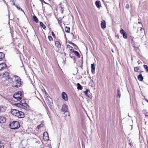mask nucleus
<instances>
[{"label":"nucleus","instance_id":"14","mask_svg":"<svg viewBox=\"0 0 148 148\" xmlns=\"http://www.w3.org/2000/svg\"><path fill=\"white\" fill-rule=\"evenodd\" d=\"M116 96H117V97H119V98L121 97V92L120 91V89H119V88L117 89V92Z\"/></svg>","mask_w":148,"mask_h":148},{"label":"nucleus","instance_id":"22","mask_svg":"<svg viewBox=\"0 0 148 148\" xmlns=\"http://www.w3.org/2000/svg\"><path fill=\"white\" fill-rule=\"evenodd\" d=\"M140 31H142L141 32V34L140 35H141V36H143L145 34V32H144V30L143 29V28L142 27H140Z\"/></svg>","mask_w":148,"mask_h":148},{"label":"nucleus","instance_id":"17","mask_svg":"<svg viewBox=\"0 0 148 148\" xmlns=\"http://www.w3.org/2000/svg\"><path fill=\"white\" fill-rule=\"evenodd\" d=\"M5 56L4 53L0 52V60H1Z\"/></svg>","mask_w":148,"mask_h":148},{"label":"nucleus","instance_id":"5","mask_svg":"<svg viewBox=\"0 0 148 148\" xmlns=\"http://www.w3.org/2000/svg\"><path fill=\"white\" fill-rule=\"evenodd\" d=\"M19 105V106L21 108H23L24 110H27L28 109L29 106L26 103H23V104H18Z\"/></svg>","mask_w":148,"mask_h":148},{"label":"nucleus","instance_id":"38","mask_svg":"<svg viewBox=\"0 0 148 148\" xmlns=\"http://www.w3.org/2000/svg\"><path fill=\"white\" fill-rule=\"evenodd\" d=\"M3 108V107H0V112H3V111L2 110V109Z\"/></svg>","mask_w":148,"mask_h":148},{"label":"nucleus","instance_id":"27","mask_svg":"<svg viewBox=\"0 0 148 148\" xmlns=\"http://www.w3.org/2000/svg\"><path fill=\"white\" fill-rule=\"evenodd\" d=\"M144 66L145 69L146 70V71L148 72V66L146 65H144Z\"/></svg>","mask_w":148,"mask_h":148},{"label":"nucleus","instance_id":"24","mask_svg":"<svg viewBox=\"0 0 148 148\" xmlns=\"http://www.w3.org/2000/svg\"><path fill=\"white\" fill-rule=\"evenodd\" d=\"M70 28L69 27H65V30L66 32H69L70 31Z\"/></svg>","mask_w":148,"mask_h":148},{"label":"nucleus","instance_id":"19","mask_svg":"<svg viewBox=\"0 0 148 148\" xmlns=\"http://www.w3.org/2000/svg\"><path fill=\"white\" fill-rule=\"evenodd\" d=\"M77 88L78 89H79V90H81L82 89V86L79 83H78L77 84Z\"/></svg>","mask_w":148,"mask_h":148},{"label":"nucleus","instance_id":"30","mask_svg":"<svg viewBox=\"0 0 148 148\" xmlns=\"http://www.w3.org/2000/svg\"><path fill=\"white\" fill-rule=\"evenodd\" d=\"M0 148H4L3 143L1 142H0Z\"/></svg>","mask_w":148,"mask_h":148},{"label":"nucleus","instance_id":"15","mask_svg":"<svg viewBox=\"0 0 148 148\" xmlns=\"http://www.w3.org/2000/svg\"><path fill=\"white\" fill-rule=\"evenodd\" d=\"M95 4L97 7L98 8H99L101 6L99 1H97L95 2Z\"/></svg>","mask_w":148,"mask_h":148},{"label":"nucleus","instance_id":"4","mask_svg":"<svg viewBox=\"0 0 148 148\" xmlns=\"http://www.w3.org/2000/svg\"><path fill=\"white\" fill-rule=\"evenodd\" d=\"M22 94L20 91L16 92L13 96V97L18 101H20L21 99Z\"/></svg>","mask_w":148,"mask_h":148},{"label":"nucleus","instance_id":"29","mask_svg":"<svg viewBox=\"0 0 148 148\" xmlns=\"http://www.w3.org/2000/svg\"><path fill=\"white\" fill-rule=\"evenodd\" d=\"M123 35V37L124 38H127V35L126 33L125 32L124 33Z\"/></svg>","mask_w":148,"mask_h":148},{"label":"nucleus","instance_id":"20","mask_svg":"<svg viewBox=\"0 0 148 148\" xmlns=\"http://www.w3.org/2000/svg\"><path fill=\"white\" fill-rule=\"evenodd\" d=\"M67 48L69 49V50L71 51V52H73V51L74 50L72 47L69 45H67Z\"/></svg>","mask_w":148,"mask_h":148},{"label":"nucleus","instance_id":"32","mask_svg":"<svg viewBox=\"0 0 148 148\" xmlns=\"http://www.w3.org/2000/svg\"><path fill=\"white\" fill-rule=\"evenodd\" d=\"M88 89H86V91L84 92V94L86 96H88Z\"/></svg>","mask_w":148,"mask_h":148},{"label":"nucleus","instance_id":"43","mask_svg":"<svg viewBox=\"0 0 148 148\" xmlns=\"http://www.w3.org/2000/svg\"><path fill=\"white\" fill-rule=\"evenodd\" d=\"M145 116H146L148 117V114H145Z\"/></svg>","mask_w":148,"mask_h":148},{"label":"nucleus","instance_id":"42","mask_svg":"<svg viewBox=\"0 0 148 148\" xmlns=\"http://www.w3.org/2000/svg\"><path fill=\"white\" fill-rule=\"evenodd\" d=\"M116 36L117 37V38L118 39H119V36L118 35H116Z\"/></svg>","mask_w":148,"mask_h":148},{"label":"nucleus","instance_id":"36","mask_svg":"<svg viewBox=\"0 0 148 148\" xmlns=\"http://www.w3.org/2000/svg\"><path fill=\"white\" fill-rule=\"evenodd\" d=\"M125 8L128 9L129 8V5L128 4H126Z\"/></svg>","mask_w":148,"mask_h":148},{"label":"nucleus","instance_id":"25","mask_svg":"<svg viewBox=\"0 0 148 148\" xmlns=\"http://www.w3.org/2000/svg\"><path fill=\"white\" fill-rule=\"evenodd\" d=\"M143 79V77L142 75L141 74H139V80L142 81Z\"/></svg>","mask_w":148,"mask_h":148},{"label":"nucleus","instance_id":"31","mask_svg":"<svg viewBox=\"0 0 148 148\" xmlns=\"http://www.w3.org/2000/svg\"><path fill=\"white\" fill-rule=\"evenodd\" d=\"M48 38L50 41H51L53 40V39L51 36H48Z\"/></svg>","mask_w":148,"mask_h":148},{"label":"nucleus","instance_id":"7","mask_svg":"<svg viewBox=\"0 0 148 148\" xmlns=\"http://www.w3.org/2000/svg\"><path fill=\"white\" fill-rule=\"evenodd\" d=\"M2 76L3 77L5 78V80L7 81L8 80V79L9 77V73L8 72H5L3 73Z\"/></svg>","mask_w":148,"mask_h":148},{"label":"nucleus","instance_id":"18","mask_svg":"<svg viewBox=\"0 0 148 148\" xmlns=\"http://www.w3.org/2000/svg\"><path fill=\"white\" fill-rule=\"evenodd\" d=\"M73 52L74 53V54L77 56L78 57H80V55L79 53L76 51H75L74 50L73 51Z\"/></svg>","mask_w":148,"mask_h":148},{"label":"nucleus","instance_id":"13","mask_svg":"<svg viewBox=\"0 0 148 148\" xmlns=\"http://www.w3.org/2000/svg\"><path fill=\"white\" fill-rule=\"evenodd\" d=\"M55 45L58 48H60L61 47L60 43L58 41H56L55 42Z\"/></svg>","mask_w":148,"mask_h":148},{"label":"nucleus","instance_id":"48","mask_svg":"<svg viewBox=\"0 0 148 148\" xmlns=\"http://www.w3.org/2000/svg\"><path fill=\"white\" fill-rule=\"evenodd\" d=\"M139 24H140V22H139Z\"/></svg>","mask_w":148,"mask_h":148},{"label":"nucleus","instance_id":"50","mask_svg":"<svg viewBox=\"0 0 148 148\" xmlns=\"http://www.w3.org/2000/svg\"><path fill=\"white\" fill-rule=\"evenodd\" d=\"M33 6H34V5H33Z\"/></svg>","mask_w":148,"mask_h":148},{"label":"nucleus","instance_id":"1","mask_svg":"<svg viewBox=\"0 0 148 148\" xmlns=\"http://www.w3.org/2000/svg\"><path fill=\"white\" fill-rule=\"evenodd\" d=\"M13 77L15 82L13 80V79L9 77L8 79L9 84H12V86L14 87L18 88L19 87L21 84V79L19 77L16 75H14Z\"/></svg>","mask_w":148,"mask_h":148},{"label":"nucleus","instance_id":"21","mask_svg":"<svg viewBox=\"0 0 148 148\" xmlns=\"http://www.w3.org/2000/svg\"><path fill=\"white\" fill-rule=\"evenodd\" d=\"M33 19L36 23H37L38 22V20L37 17L35 16L34 15L33 16Z\"/></svg>","mask_w":148,"mask_h":148},{"label":"nucleus","instance_id":"34","mask_svg":"<svg viewBox=\"0 0 148 148\" xmlns=\"http://www.w3.org/2000/svg\"><path fill=\"white\" fill-rule=\"evenodd\" d=\"M120 32L121 34H123L124 33H125V31L123 29H122L120 30Z\"/></svg>","mask_w":148,"mask_h":148},{"label":"nucleus","instance_id":"47","mask_svg":"<svg viewBox=\"0 0 148 148\" xmlns=\"http://www.w3.org/2000/svg\"><path fill=\"white\" fill-rule=\"evenodd\" d=\"M146 101L148 102V100H146Z\"/></svg>","mask_w":148,"mask_h":148},{"label":"nucleus","instance_id":"23","mask_svg":"<svg viewBox=\"0 0 148 148\" xmlns=\"http://www.w3.org/2000/svg\"><path fill=\"white\" fill-rule=\"evenodd\" d=\"M40 25L44 29H45L46 27V26L44 25V24L43 23H42V22H40Z\"/></svg>","mask_w":148,"mask_h":148},{"label":"nucleus","instance_id":"16","mask_svg":"<svg viewBox=\"0 0 148 148\" xmlns=\"http://www.w3.org/2000/svg\"><path fill=\"white\" fill-rule=\"evenodd\" d=\"M91 71L92 72L95 71V67L94 64H91Z\"/></svg>","mask_w":148,"mask_h":148},{"label":"nucleus","instance_id":"39","mask_svg":"<svg viewBox=\"0 0 148 148\" xmlns=\"http://www.w3.org/2000/svg\"><path fill=\"white\" fill-rule=\"evenodd\" d=\"M70 44H71L73 45L74 46H75L77 47L76 45H75V44H74V43H73L71 42V43H70Z\"/></svg>","mask_w":148,"mask_h":148},{"label":"nucleus","instance_id":"8","mask_svg":"<svg viewBox=\"0 0 148 148\" xmlns=\"http://www.w3.org/2000/svg\"><path fill=\"white\" fill-rule=\"evenodd\" d=\"M7 67V65L5 63H1L0 64V71L3 70L5 69Z\"/></svg>","mask_w":148,"mask_h":148},{"label":"nucleus","instance_id":"37","mask_svg":"<svg viewBox=\"0 0 148 148\" xmlns=\"http://www.w3.org/2000/svg\"><path fill=\"white\" fill-rule=\"evenodd\" d=\"M20 102L21 103H20L19 104H23V103H24V101L23 100H21Z\"/></svg>","mask_w":148,"mask_h":148},{"label":"nucleus","instance_id":"46","mask_svg":"<svg viewBox=\"0 0 148 148\" xmlns=\"http://www.w3.org/2000/svg\"><path fill=\"white\" fill-rule=\"evenodd\" d=\"M112 52H114V51L112 49Z\"/></svg>","mask_w":148,"mask_h":148},{"label":"nucleus","instance_id":"35","mask_svg":"<svg viewBox=\"0 0 148 148\" xmlns=\"http://www.w3.org/2000/svg\"><path fill=\"white\" fill-rule=\"evenodd\" d=\"M139 70V68L138 67H135L134 69V71L136 72H138V71Z\"/></svg>","mask_w":148,"mask_h":148},{"label":"nucleus","instance_id":"49","mask_svg":"<svg viewBox=\"0 0 148 148\" xmlns=\"http://www.w3.org/2000/svg\"><path fill=\"white\" fill-rule=\"evenodd\" d=\"M137 62H138V63L139 64V63H138V61H137Z\"/></svg>","mask_w":148,"mask_h":148},{"label":"nucleus","instance_id":"6","mask_svg":"<svg viewBox=\"0 0 148 148\" xmlns=\"http://www.w3.org/2000/svg\"><path fill=\"white\" fill-rule=\"evenodd\" d=\"M43 139L45 141H47L49 140V137L47 132H45L43 133Z\"/></svg>","mask_w":148,"mask_h":148},{"label":"nucleus","instance_id":"9","mask_svg":"<svg viewBox=\"0 0 148 148\" xmlns=\"http://www.w3.org/2000/svg\"><path fill=\"white\" fill-rule=\"evenodd\" d=\"M62 98L65 101H67L68 100L67 94L64 92L62 93Z\"/></svg>","mask_w":148,"mask_h":148},{"label":"nucleus","instance_id":"12","mask_svg":"<svg viewBox=\"0 0 148 148\" xmlns=\"http://www.w3.org/2000/svg\"><path fill=\"white\" fill-rule=\"evenodd\" d=\"M6 118L3 116H0V123H4L6 121Z\"/></svg>","mask_w":148,"mask_h":148},{"label":"nucleus","instance_id":"2","mask_svg":"<svg viewBox=\"0 0 148 148\" xmlns=\"http://www.w3.org/2000/svg\"><path fill=\"white\" fill-rule=\"evenodd\" d=\"M12 114L14 116L19 118H23L24 117V113L16 109L12 110L11 111Z\"/></svg>","mask_w":148,"mask_h":148},{"label":"nucleus","instance_id":"45","mask_svg":"<svg viewBox=\"0 0 148 148\" xmlns=\"http://www.w3.org/2000/svg\"><path fill=\"white\" fill-rule=\"evenodd\" d=\"M137 78L139 79V75L137 76Z\"/></svg>","mask_w":148,"mask_h":148},{"label":"nucleus","instance_id":"44","mask_svg":"<svg viewBox=\"0 0 148 148\" xmlns=\"http://www.w3.org/2000/svg\"><path fill=\"white\" fill-rule=\"evenodd\" d=\"M129 144L131 146V143H129Z\"/></svg>","mask_w":148,"mask_h":148},{"label":"nucleus","instance_id":"11","mask_svg":"<svg viewBox=\"0 0 148 148\" xmlns=\"http://www.w3.org/2000/svg\"><path fill=\"white\" fill-rule=\"evenodd\" d=\"M101 28L103 29H105L106 27V23L104 20H102L101 22Z\"/></svg>","mask_w":148,"mask_h":148},{"label":"nucleus","instance_id":"33","mask_svg":"<svg viewBox=\"0 0 148 148\" xmlns=\"http://www.w3.org/2000/svg\"><path fill=\"white\" fill-rule=\"evenodd\" d=\"M64 114L66 116H67V115L69 116V114L68 112L66 111V112H64Z\"/></svg>","mask_w":148,"mask_h":148},{"label":"nucleus","instance_id":"3","mask_svg":"<svg viewBox=\"0 0 148 148\" xmlns=\"http://www.w3.org/2000/svg\"><path fill=\"white\" fill-rule=\"evenodd\" d=\"M10 127L11 129H15L19 128L20 127V124L18 121H13L10 123Z\"/></svg>","mask_w":148,"mask_h":148},{"label":"nucleus","instance_id":"10","mask_svg":"<svg viewBox=\"0 0 148 148\" xmlns=\"http://www.w3.org/2000/svg\"><path fill=\"white\" fill-rule=\"evenodd\" d=\"M68 106L65 104H64L62 106L61 110L62 112H66L67 111Z\"/></svg>","mask_w":148,"mask_h":148},{"label":"nucleus","instance_id":"26","mask_svg":"<svg viewBox=\"0 0 148 148\" xmlns=\"http://www.w3.org/2000/svg\"><path fill=\"white\" fill-rule=\"evenodd\" d=\"M44 126V125L42 123H41L40 125H38L37 126V128L38 129H39L41 127H43Z\"/></svg>","mask_w":148,"mask_h":148},{"label":"nucleus","instance_id":"41","mask_svg":"<svg viewBox=\"0 0 148 148\" xmlns=\"http://www.w3.org/2000/svg\"><path fill=\"white\" fill-rule=\"evenodd\" d=\"M41 1L45 3H46L43 0H40Z\"/></svg>","mask_w":148,"mask_h":148},{"label":"nucleus","instance_id":"40","mask_svg":"<svg viewBox=\"0 0 148 148\" xmlns=\"http://www.w3.org/2000/svg\"><path fill=\"white\" fill-rule=\"evenodd\" d=\"M51 34H52V36H55V35L54 34V33L53 32H51Z\"/></svg>","mask_w":148,"mask_h":148},{"label":"nucleus","instance_id":"28","mask_svg":"<svg viewBox=\"0 0 148 148\" xmlns=\"http://www.w3.org/2000/svg\"><path fill=\"white\" fill-rule=\"evenodd\" d=\"M17 9L19 10H21V11H23L24 13V11L20 7L18 6H16V5H15Z\"/></svg>","mask_w":148,"mask_h":148}]
</instances>
